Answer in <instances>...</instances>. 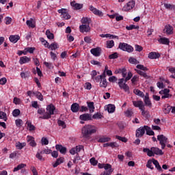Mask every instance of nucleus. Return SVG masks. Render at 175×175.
<instances>
[{
  "instance_id": "1",
  "label": "nucleus",
  "mask_w": 175,
  "mask_h": 175,
  "mask_svg": "<svg viewBox=\"0 0 175 175\" xmlns=\"http://www.w3.org/2000/svg\"><path fill=\"white\" fill-rule=\"evenodd\" d=\"M98 131V127L91 125L87 124L85 125L81 129L82 137L85 139V140H90L91 139V135H94V133H96Z\"/></svg>"
},
{
  "instance_id": "2",
  "label": "nucleus",
  "mask_w": 175,
  "mask_h": 175,
  "mask_svg": "<svg viewBox=\"0 0 175 175\" xmlns=\"http://www.w3.org/2000/svg\"><path fill=\"white\" fill-rule=\"evenodd\" d=\"M132 76H133L132 75V72H129L128 75L125 78V79L124 78L118 79V84L121 90H124V91H125V92H129V86L126 83V81H128L129 80H131V79H132Z\"/></svg>"
},
{
  "instance_id": "3",
  "label": "nucleus",
  "mask_w": 175,
  "mask_h": 175,
  "mask_svg": "<svg viewBox=\"0 0 175 175\" xmlns=\"http://www.w3.org/2000/svg\"><path fill=\"white\" fill-rule=\"evenodd\" d=\"M144 152H147L148 157H154V155H163V152L159 148L152 147L150 150L147 148H143Z\"/></svg>"
},
{
  "instance_id": "4",
  "label": "nucleus",
  "mask_w": 175,
  "mask_h": 175,
  "mask_svg": "<svg viewBox=\"0 0 175 175\" xmlns=\"http://www.w3.org/2000/svg\"><path fill=\"white\" fill-rule=\"evenodd\" d=\"M55 110V107L51 104L46 107V112L44 113L43 116H40L39 118L41 120H49L51 118V116L54 115V111Z\"/></svg>"
},
{
  "instance_id": "5",
  "label": "nucleus",
  "mask_w": 175,
  "mask_h": 175,
  "mask_svg": "<svg viewBox=\"0 0 175 175\" xmlns=\"http://www.w3.org/2000/svg\"><path fill=\"white\" fill-rule=\"evenodd\" d=\"M137 69H139V70H136V72L138 75H139V76H142V77H144V79H150V77H148V75H147V73H146V72L147 70H148V68H147V67H144V65L142 64H138L136 66ZM144 70V71H142Z\"/></svg>"
},
{
  "instance_id": "6",
  "label": "nucleus",
  "mask_w": 175,
  "mask_h": 175,
  "mask_svg": "<svg viewBox=\"0 0 175 175\" xmlns=\"http://www.w3.org/2000/svg\"><path fill=\"white\" fill-rule=\"evenodd\" d=\"M118 49L122 50V51H126L127 53H133V47L124 42L119 43Z\"/></svg>"
},
{
  "instance_id": "7",
  "label": "nucleus",
  "mask_w": 175,
  "mask_h": 175,
  "mask_svg": "<svg viewBox=\"0 0 175 175\" xmlns=\"http://www.w3.org/2000/svg\"><path fill=\"white\" fill-rule=\"evenodd\" d=\"M157 140L159 142V144L161 146L162 150H165L166 147V143H167V137L163 135H159L157 136Z\"/></svg>"
},
{
  "instance_id": "8",
  "label": "nucleus",
  "mask_w": 175,
  "mask_h": 175,
  "mask_svg": "<svg viewBox=\"0 0 175 175\" xmlns=\"http://www.w3.org/2000/svg\"><path fill=\"white\" fill-rule=\"evenodd\" d=\"M57 12L62 14V18H64V20H69V18H70V16L69 15V13H68V10L62 8L58 10Z\"/></svg>"
},
{
  "instance_id": "9",
  "label": "nucleus",
  "mask_w": 175,
  "mask_h": 175,
  "mask_svg": "<svg viewBox=\"0 0 175 175\" xmlns=\"http://www.w3.org/2000/svg\"><path fill=\"white\" fill-rule=\"evenodd\" d=\"M104 169L105 171L102 172L101 174L110 175V174H111V172H113V170L111 167V165H110L109 163H105L104 165Z\"/></svg>"
},
{
  "instance_id": "10",
  "label": "nucleus",
  "mask_w": 175,
  "mask_h": 175,
  "mask_svg": "<svg viewBox=\"0 0 175 175\" xmlns=\"http://www.w3.org/2000/svg\"><path fill=\"white\" fill-rule=\"evenodd\" d=\"M146 133V126H141L136 131V137H142Z\"/></svg>"
},
{
  "instance_id": "11",
  "label": "nucleus",
  "mask_w": 175,
  "mask_h": 175,
  "mask_svg": "<svg viewBox=\"0 0 175 175\" xmlns=\"http://www.w3.org/2000/svg\"><path fill=\"white\" fill-rule=\"evenodd\" d=\"M90 53L94 57H100L102 53V49L100 47L93 48L90 50Z\"/></svg>"
},
{
  "instance_id": "12",
  "label": "nucleus",
  "mask_w": 175,
  "mask_h": 175,
  "mask_svg": "<svg viewBox=\"0 0 175 175\" xmlns=\"http://www.w3.org/2000/svg\"><path fill=\"white\" fill-rule=\"evenodd\" d=\"M90 11L92 12V13H94V14H95L96 16H98V17H103V12H102V11L96 9L92 5L90 6Z\"/></svg>"
},
{
  "instance_id": "13",
  "label": "nucleus",
  "mask_w": 175,
  "mask_h": 175,
  "mask_svg": "<svg viewBox=\"0 0 175 175\" xmlns=\"http://www.w3.org/2000/svg\"><path fill=\"white\" fill-rule=\"evenodd\" d=\"M79 120H81V121H92V116L90 113H83L79 116Z\"/></svg>"
},
{
  "instance_id": "14",
  "label": "nucleus",
  "mask_w": 175,
  "mask_h": 175,
  "mask_svg": "<svg viewBox=\"0 0 175 175\" xmlns=\"http://www.w3.org/2000/svg\"><path fill=\"white\" fill-rule=\"evenodd\" d=\"M163 31L166 33L167 35H173V27L170 25H167L165 26Z\"/></svg>"
},
{
  "instance_id": "15",
  "label": "nucleus",
  "mask_w": 175,
  "mask_h": 175,
  "mask_svg": "<svg viewBox=\"0 0 175 175\" xmlns=\"http://www.w3.org/2000/svg\"><path fill=\"white\" fill-rule=\"evenodd\" d=\"M79 29L81 32L84 33V32H90L91 27H90V25H81L79 26Z\"/></svg>"
},
{
  "instance_id": "16",
  "label": "nucleus",
  "mask_w": 175,
  "mask_h": 175,
  "mask_svg": "<svg viewBox=\"0 0 175 175\" xmlns=\"http://www.w3.org/2000/svg\"><path fill=\"white\" fill-rule=\"evenodd\" d=\"M55 148L57 151H59L61 154H63V155H65V154H66V148L64 147L62 145L57 144L55 146Z\"/></svg>"
},
{
  "instance_id": "17",
  "label": "nucleus",
  "mask_w": 175,
  "mask_h": 175,
  "mask_svg": "<svg viewBox=\"0 0 175 175\" xmlns=\"http://www.w3.org/2000/svg\"><path fill=\"white\" fill-rule=\"evenodd\" d=\"M135 1L132 0L129 2L127 3V5L126 6H124L123 9H124V10L128 11V10H132V8H135Z\"/></svg>"
},
{
  "instance_id": "18",
  "label": "nucleus",
  "mask_w": 175,
  "mask_h": 175,
  "mask_svg": "<svg viewBox=\"0 0 175 175\" xmlns=\"http://www.w3.org/2000/svg\"><path fill=\"white\" fill-rule=\"evenodd\" d=\"M144 100L146 106H148V107H152V103H151V100H150L148 93L146 94Z\"/></svg>"
},
{
  "instance_id": "19",
  "label": "nucleus",
  "mask_w": 175,
  "mask_h": 175,
  "mask_svg": "<svg viewBox=\"0 0 175 175\" xmlns=\"http://www.w3.org/2000/svg\"><path fill=\"white\" fill-rule=\"evenodd\" d=\"M133 105L135 107H139V110L142 109V107H145L142 100L133 101Z\"/></svg>"
},
{
  "instance_id": "20",
  "label": "nucleus",
  "mask_w": 175,
  "mask_h": 175,
  "mask_svg": "<svg viewBox=\"0 0 175 175\" xmlns=\"http://www.w3.org/2000/svg\"><path fill=\"white\" fill-rule=\"evenodd\" d=\"M10 42L12 43H17L20 40V36L17 35H11L10 36Z\"/></svg>"
},
{
  "instance_id": "21",
  "label": "nucleus",
  "mask_w": 175,
  "mask_h": 175,
  "mask_svg": "<svg viewBox=\"0 0 175 175\" xmlns=\"http://www.w3.org/2000/svg\"><path fill=\"white\" fill-rule=\"evenodd\" d=\"M31 61V58L27 57V56H23L21 57L20 60H19V64L21 65H23L24 64H27Z\"/></svg>"
},
{
  "instance_id": "22",
  "label": "nucleus",
  "mask_w": 175,
  "mask_h": 175,
  "mask_svg": "<svg viewBox=\"0 0 175 175\" xmlns=\"http://www.w3.org/2000/svg\"><path fill=\"white\" fill-rule=\"evenodd\" d=\"M148 57L150 59H157V58H159V57H161V55L159 53H157V52H150Z\"/></svg>"
},
{
  "instance_id": "23",
  "label": "nucleus",
  "mask_w": 175,
  "mask_h": 175,
  "mask_svg": "<svg viewBox=\"0 0 175 175\" xmlns=\"http://www.w3.org/2000/svg\"><path fill=\"white\" fill-rule=\"evenodd\" d=\"M43 154H44V150L38 151L36 154L37 159H39L41 162H44V158L42 156Z\"/></svg>"
},
{
  "instance_id": "24",
  "label": "nucleus",
  "mask_w": 175,
  "mask_h": 175,
  "mask_svg": "<svg viewBox=\"0 0 175 175\" xmlns=\"http://www.w3.org/2000/svg\"><path fill=\"white\" fill-rule=\"evenodd\" d=\"M70 5L72 6V8H75L76 10H80V9H83V4L77 3L76 1H72Z\"/></svg>"
},
{
  "instance_id": "25",
  "label": "nucleus",
  "mask_w": 175,
  "mask_h": 175,
  "mask_svg": "<svg viewBox=\"0 0 175 175\" xmlns=\"http://www.w3.org/2000/svg\"><path fill=\"white\" fill-rule=\"evenodd\" d=\"M153 165H154L156 169L159 172H163V170H162V167H161V165H159V162L157 161L155 159H152Z\"/></svg>"
},
{
  "instance_id": "26",
  "label": "nucleus",
  "mask_w": 175,
  "mask_h": 175,
  "mask_svg": "<svg viewBox=\"0 0 175 175\" xmlns=\"http://www.w3.org/2000/svg\"><path fill=\"white\" fill-rule=\"evenodd\" d=\"M106 110H107L108 113H114L116 111V105L109 104L107 106Z\"/></svg>"
},
{
  "instance_id": "27",
  "label": "nucleus",
  "mask_w": 175,
  "mask_h": 175,
  "mask_svg": "<svg viewBox=\"0 0 175 175\" xmlns=\"http://www.w3.org/2000/svg\"><path fill=\"white\" fill-rule=\"evenodd\" d=\"M79 109H80V105L76 103L71 105V111L72 113H77V111H79Z\"/></svg>"
},
{
  "instance_id": "28",
  "label": "nucleus",
  "mask_w": 175,
  "mask_h": 175,
  "mask_svg": "<svg viewBox=\"0 0 175 175\" xmlns=\"http://www.w3.org/2000/svg\"><path fill=\"white\" fill-rule=\"evenodd\" d=\"M88 109L90 110V113H94L95 111V106L94 105V102H87Z\"/></svg>"
},
{
  "instance_id": "29",
  "label": "nucleus",
  "mask_w": 175,
  "mask_h": 175,
  "mask_svg": "<svg viewBox=\"0 0 175 175\" xmlns=\"http://www.w3.org/2000/svg\"><path fill=\"white\" fill-rule=\"evenodd\" d=\"M145 131H146V135H148V136H154L155 135V133L148 126H145Z\"/></svg>"
},
{
  "instance_id": "30",
  "label": "nucleus",
  "mask_w": 175,
  "mask_h": 175,
  "mask_svg": "<svg viewBox=\"0 0 175 175\" xmlns=\"http://www.w3.org/2000/svg\"><path fill=\"white\" fill-rule=\"evenodd\" d=\"M110 140H111V137H101L98 139V143H106L107 142H110Z\"/></svg>"
},
{
  "instance_id": "31",
  "label": "nucleus",
  "mask_w": 175,
  "mask_h": 175,
  "mask_svg": "<svg viewBox=\"0 0 175 175\" xmlns=\"http://www.w3.org/2000/svg\"><path fill=\"white\" fill-rule=\"evenodd\" d=\"M103 147H111V148H116V147H118V144H117L116 142L106 143L104 144Z\"/></svg>"
},
{
  "instance_id": "32",
  "label": "nucleus",
  "mask_w": 175,
  "mask_h": 175,
  "mask_svg": "<svg viewBox=\"0 0 175 175\" xmlns=\"http://www.w3.org/2000/svg\"><path fill=\"white\" fill-rule=\"evenodd\" d=\"M142 116L146 117V118H148L150 117V112L148 111H146V107H142L141 109Z\"/></svg>"
},
{
  "instance_id": "33",
  "label": "nucleus",
  "mask_w": 175,
  "mask_h": 175,
  "mask_svg": "<svg viewBox=\"0 0 175 175\" xmlns=\"http://www.w3.org/2000/svg\"><path fill=\"white\" fill-rule=\"evenodd\" d=\"M159 42L161 43V44H169L170 43V40L168 38H161L159 39Z\"/></svg>"
},
{
  "instance_id": "34",
  "label": "nucleus",
  "mask_w": 175,
  "mask_h": 175,
  "mask_svg": "<svg viewBox=\"0 0 175 175\" xmlns=\"http://www.w3.org/2000/svg\"><path fill=\"white\" fill-rule=\"evenodd\" d=\"M61 163H64V157L58 158L55 163L53 164V167H57V166H59Z\"/></svg>"
},
{
  "instance_id": "35",
  "label": "nucleus",
  "mask_w": 175,
  "mask_h": 175,
  "mask_svg": "<svg viewBox=\"0 0 175 175\" xmlns=\"http://www.w3.org/2000/svg\"><path fill=\"white\" fill-rule=\"evenodd\" d=\"M27 142L29 143V146L31 147H36V142H35V138L33 137H28Z\"/></svg>"
},
{
  "instance_id": "36",
  "label": "nucleus",
  "mask_w": 175,
  "mask_h": 175,
  "mask_svg": "<svg viewBox=\"0 0 175 175\" xmlns=\"http://www.w3.org/2000/svg\"><path fill=\"white\" fill-rule=\"evenodd\" d=\"M26 124H27V127L29 128V131L30 132H32V131H35L36 129V127H35L33 126V124H32V122H31L30 121H27Z\"/></svg>"
},
{
  "instance_id": "37",
  "label": "nucleus",
  "mask_w": 175,
  "mask_h": 175,
  "mask_svg": "<svg viewBox=\"0 0 175 175\" xmlns=\"http://www.w3.org/2000/svg\"><path fill=\"white\" fill-rule=\"evenodd\" d=\"M27 166L26 164L21 163L18 165L16 167L14 168L13 172H18V170H21V169H24Z\"/></svg>"
},
{
  "instance_id": "38",
  "label": "nucleus",
  "mask_w": 175,
  "mask_h": 175,
  "mask_svg": "<svg viewBox=\"0 0 175 175\" xmlns=\"http://www.w3.org/2000/svg\"><path fill=\"white\" fill-rule=\"evenodd\" d=\"M134 94L135 95H137L138 96H140L141 98H144V93L143 92L140 91L139 89H135L133 90Z\"/></svg>"
},
{
  "instance_id": "39",
  "label": "nucleus",
  "mask_w": 175,
  "mask_h": 175,
  "mask_svg": "<svg viewBox=\"0 0 175 175\" xmlns=\"http://www.w3.org/2000/svg\"><path fill=\"white\" fill-rule=\"evenodd\" d=\"M33 19L31 18L30 20H27L26 21V24L27 26H29V28H35L36 27V25H35V23H33V22H32Z\"/></svg>"
},
{
  "instance_id": "40",
  "label": "nucleus",
  "mask_w": 175,
  "mask_h": 175,
  "mask_svg": "<svg viewBox=\"0 0 175 175\" xmlns=\"http://www.w3.org/2000/svg\"><path fill=\"white\" fill-rule=\"evenodd\" d=\"M100 87L102 88H106V87H107V81L106 80V78L101 79V81L100 82Z\"/></svg>"
},
{
  "instance_id": "41",
  "label": "nucleus",
  "mask_w": 175,
  "mask_h": 175,
  "mask_svg": "<svg viewBox=\"0 0 175 175\" xmlns=\"http://www.w3.org/2000/svg\"><path fill=\"white\" fill-rule=\"evenodd\" d=\"M164 7L168 10H175V5L170 3H164Z\"/></svg>"
},
{
  "instance_id": "42",
  "label": "nucleus",
  "mask_w": 175,
  "mask_h": 175,
  "mask_svg": "<svg viewBox=\"0 0 175 175\" xmlns=\"http://www.w3.org/2000/svg\"><path fill=\"white\" fill-rule=\"evenodd\" d=\"M81 23L83 25H89L91 23V19L88 17H83L81 20Z\"/></svg>"
},
{
  "instance_id": "43",
  "label": "nucleus",
  "mask_w": 175,
  "mask_h": 175,
  "mask_svg": "<svg viewBox=\"0 0 175 175\" xmlns=\"http://www.w3.org/2000/svg\"><path fill=\"white\" fill-rule=\"evenodd\" d=\"M33 95H35V96H36V98L39 99V100H43V94H42V93H40V92H33Z\"/></svg>"
},
{
  "instance_id": "44",
  "label": "nucleus",
  "mask_w": 175,
  "mask_h": 175,
  "mask_svg": "<svg viewBox=\"0 0 175 175\" xmlns=\"http://www.w3.org/2000/svg\"><path fill=\"white\" fill-rule=\"evenodd\" d=\"M107 49H111L114 47V41L113 40H108L107 41Z\"/></svg>"
},
{
  "instance_id": "45",
  "label": "nucleus",
  "mask_w": 175,
  "mask_h": 175,
  "mask_svg": "<svg viewBox=\"0 0 175 175\" xmlns=\"http://www.w3.org/2000/svg\"><path fill=\"white\" fill-rule=\"evenodd\" d=\"M129 62H130V64H133V65L140 64V62L139 61H137V59H136L135 58H133V57H130L129 59Z\"/></svg>"
},
{
  "instance_id": "46",
  "label": "nucleus",
  "mask_w": 175,
  "mask_h": 175,
  "mask_svg": "<svg viewBox=\"0 0 175 175\" xmlns=\"http://www.w3.org/2000/svg\"><path fill=\"white\" fill-rule=\"evenodd\" d=\"M126 29H127V31H132V29H139V26L131 25L130 26H126Z\"/></svg>"
},
{
  "instance_id": "47",
  "label": "nucleus",
  "mask_w": 175,
  "mask_h": 175,
  "mask_svg": "<svg viewBox=\"0 0 175 175\" xmlns=\"http://www.w3.org/2000/svg\"><path fill=\"white\" fill-rule=\"evenodd\" d=\"M118 73H122V77H126L127 72L126 68L119 69Z\"/></svg>"
},
{
  "instance_id": "48",
  "label": "nucleus",
  "mask_w": 175,
  "mask_h": 175,
  "mask_svg": "<svg viewBox=\"0 0 175 175\" xmlns=\"http://www.w3.org/2000/svg\"><path fill=\"white\" fill-rule=\"evenodd\" d=\"M46 35L48 38V39H54V34L53 33H51L50 30L47 29L46 31Z\"/></svg>"
},
{
  "instance_id": "49",
  "label": "nucleus",
  "mask_w": 175,
  "mask_h": 175,
  "mask_svg": "<svg viewBox=\"0 0 175 175\" xmlns=\"http://www.w3.org/2000/svg\"><path fill=\"white\" fill-rule=\"evenodd\" d=\"M58 44L57 42H53L49 45V48L51 50H57L58 49Z\"/></svg>"
},
{
  "instance_id": "50",
  "label": "nucleus",
  "mask_w": 175,
  "mask_h": 175,
  "mask_svg": "<svg viewBox=\"0 0 175 175\" xmlns=\"http://www.w3.org/2000/svg\"><path fill=\"white\" fill-rule=\"evenodd\" d=\"M152 160H148L146 164V167H148V169H150L151 170H154V167H152Z\"/></svg>"
},
{
  "instance_id": "51",
  "label": "nucleus",
  "mask_w": 175,
  "mask_h": 175,
  "mask_svg": "<svg viewBox=\"0 0 175 175\" xmlns=\"http://www.w3.org/2000/svg\"><path fill=\"white\" fill-rule=\"evenodd\" d=\"M124 114L126 117H132V116H133V111L132 109H127L126 111H124Z\"/></svg>"
},
{
  "instance_id": "52",
  "label": "nucleus",
  "mask_w": 175,
  "mask_h": 175,
  "mask_svg": "<svg viewBox=\"0 0 175 175\" xmlns=\"http://www.w3.org/2000/svg\"><path fill=\"white\" fill-rule=\"evenodd\" d=\"M16 148H18V150H22V148H24V147H25V143L18 142L16 143Z\"/></svg>"
},
{
  "instance_id": "53",
  "label": "nucleus",
  "mask_w": 175,
  "mask_h": 175,
  "mask_svg": "<svg viewBox=\"0 0 175 175\" xmlns=\"http://www.w3.org/2000/svg\"><path fill=\"white\" fill-rule=\"evenodd\" d=\"M15 123L18 128H21L23 125V120L21 119H16L15 120Z\"/></svg>"
},
{
  "instance_id": "54",
  "label": "nucleus",
  "mask_w": 175,
  "mask_h": 175,
  "mask_svg": "<svg viewBox=\"0 0 175 175\" xmlns=\"http://www.w3.org/2000/svg\"><path fill=\"white\" fill-rule=\"evenodd\" d=\"M116 139H118V140H120V142H123V143H126V142H128V139H126V137H125L116 135Z\"/></svg>"
},
{
  "instance_id": "55",
  "label": "nucleus",
  "mask_w": 175,
  "mask_h": 175,
  "mask_svg": "<svg viewBox=\"0 0 175 175\" xmlns=\"http://www.w3.org/2000/svg\"><path fill=\"white\" fill-rule=\"evenodd\" d=\"M57 124L59 126H62L63 129H65V128H66V124L62 120H57Z\"/></svg>"
},
{
  "instance_id": "56",
  "label": "nucleus",
  "mask_w": 175,
  "mask_h": 175,
  "mask_svg": "<svg viewBox=\"0 0 175 175\" xmlns=\"http://www.w3.org/2000/svg\"><path fill=\"white\" fill-rule=\"evenodd\" d=\"M21 111L20 109H16L12 111V116L14 117H18L20 116Z\"/></svg>"
},
{
  "instance_id": "57",
  "label": "nucleus",
  "mask_w": 175,
  "mask_h": 175,
  "mask_svg": "<svg viewBox=\"0 0 175 175\" xmlns=\"http://www.w3.org/2000/svg\"><path fill=\"white\" fill-rule=\"evenodd\" d=\"M21 77H22V79H27L29 77V72L27 71L25 72H21Z\"/></svg>"
},
{
  "instance_id": "58",
  "label": "nucleus",
  "mask_w": 175,
  "mask_h": 175,
  "mask_svg": "<svg viewBox=\"0 0 175 175\" xmlns=\"http://www.w3.org/2000/svg\"><path fill=\"white\" fill-rule=\"evenodd\" d=\"M109 59H116V58H118V53L117 52L111 54L109 55Z\"/></svg>"
},
{
  "instance_id": "59",
  "label": "nucleus",
  "mask_w": 175,
  "mask_h": 175,
  "mask_svg": "<svg viewBox=\"0 0 175 175\" xmlns=\"http://www.w3.org/2000/svg\"><path fill=\"white\" fill-rule=\"evenodd\" d=\"M102 117H103V116H102V114L97 113H95L94 115H93L92 118H94V120H99V119L102 118Z\"/></svg>"
},
{
  "instance_id": "60",
  "label": "nucleus",
  "mask_w": 175,
  "mask_h": 175,
  "mask_svg": "<svg viewBox=\"0 0 175 175\" xmlns=\"http://www.w3.org/2000/svg\"><path fill=\"white\" fill-rule=\"evenodd\" d=\"M44 65L46 66V68H48V69H53V68H54V66H53V63L44 62Z\"/></svg>"
},
{
  "instance_id": "61",
  "label": "nucleus",
  "mask_w": 175,
  "mask_h": 175,
  "mask_svg": "<svg viewBox=\"0 0 175 175\" xmlns=\"http://www.w3.org/2000/svg\"><path fill=\"white\" fill-rule=\"evenodd\" d=\"M7 118H6V113L0 111V119L4 120V121H6Z\"/></svg>"
},
{
  "instance_id": "62",
  "label": "nucleus",
  "mask_w": 175,
  "mask_h": 175,
  "mask_svg": "<svg viewBox=\"0 0 175 175\" xmlns=\"http://www.w3.org/2000/svg\"><path fill=\"white\" fill-rule=\"evenodd\" d=\"M90 162L91 165H93V166H96V165H98V161L95 159L94 157L90 159Z\"/></svg>"
},
{
  "instance_id": "63",
  "label": "nucleus",
  "mask_w": 175,
  "mask_h": 175,
  "mask_svg": "<svg viewBox=\"0 0 175 175\" xmlns=\"http://www.w3.org/2000/svg\"><path fill=\"white\" fill-rule=\"evenodd\" d=\"M41 142L42 144H44V146H47V144H49V139L44 137L42 138Z\"/></svg>"
},
{
  "instance_id": "64",
  "label": "nucleus",
  "mask_w": 175,
  "mask_h": 175,
  "mask_svg": "<svg viewBox=\"0 0 175 175\" xmlns=\"http://www.w3.org/2000/svg\"><path fill=\"white\" fill-rule=\"evenodd\" d=\"M135 51H138L139 53H140V51H143V46L138 44H135Z\"/></svg>"
}]
</instances>
